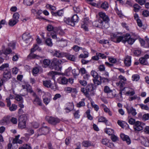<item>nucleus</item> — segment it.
Masks as SVG:
<instances>
[{
  "instance_id": "f257e3e1",
  "label": "nucleus",
  "mask_w": 149,
  "mask_h": 149,
  "mask_svg": "<svg viewBox=\"0 0 149 149\" xmlns=\"http://www.w3.org/2000/svg\"><path fill=\"white\" fill-rule=\"evenodd\" d=\"M111 36V40L116 43L122 42L125 43L127 42L129 44L131 45L135 41L134 39L131 38L130 35L129 34L120 36L118 33H112Z\"/></svg>"
},
{
  "instance_id": "f03ea898",
  "label": "nucleus",
  "mask_w": 149,
  "mask_h": 149,
  "mask_svg": "<svg viewBox=\"0 0 149 149\" xmlns=\"http://www.w3.org/2000/svg\"><path fill=\"white\" fill-rule=\"evenodd\" d=\"M96 87L93 84H89L87 85L86 87H82L81 89V92L86 97H88L89 96V92L90 93V95H94V91L96 89Z\"/></svg>"
},
{
  "instance_id": "7ed1b4c3",
  "label": "nucleus",
  "mask_w": 149,
  "mask_h": 149,
  "mask_svg": "<svg viewBox=\"0 0 149 149\" xmlns=\"http://www.w3.org/2000/svg\"><path fill=\"white\" fill-rule=\"evenodd\" d=\"M27 119V116L26 115L23 114L20 115L19 118V127L22 128L25 127L26 122Z\"/></svg>"
},
{
  "instance_id": "20e7f679",
  "label": "nucleus",
  "mask_w": 149,
  "mask_h": 149,
  "mask_svg": "<svg viewBox=\"0 0 149 149\" xmlns=\"http://www.w3.org/2000/svg\"><path fill=\"white\" fill-rule=\"evenodd\" d=\"M45 118L49 124L53 125H56L60 121L58 118L52 116H47Z\"/></svg>"
},
{
  "instance_id": "39448f33",
  "label": "nucleus",
  "mask_w": 149,
  "mask_h": 149,
  "mask_svg": "<svg viewBox=\"0 0 149 149\" xmlns=\"http://www.w3.org/2000/svg\"><path fill=\"white\" fill-rule=\"evenodd\" d=\"M144 123L139 121H136L134 125V128L135 131H140L142 130L145 125Z\"/></svg>"
},
{
  "instance_id": "423d86ee",
  "label": "nucleus",
  "mask_w": 149,
  "mask_h": 149,
  "mask_svg": "<svg viewBox=\"0 0 149 149\" xmlns=\"http://www.w3.org/2000/svg\"><path fill=\"white\" fill-rule=\"evenodd\" d=\"M22 38L26 43H29L33 40V38L31 36L29 33H27L23 34Z\"/></svg>"
},
{
  "instance_id": "0eeeda50",
  "label": "nucleus",
  "mask_w": 149,
  "mask_h": 149,
  "mask_svg": "<svg viewBox=\"0 0 149 149\" xmlns=\"http://www.w3.org/2000/svg\"><path fill=\"white\" fill-rule=\"evenodd\" d=\"M50 130L49 128L47 127H43L39 130L38 135L39 136L47 134L49 133Z\"/></svg>"
},
{
  "instance_id": "6e6552de",
  "label": "nucleus",
  "mask_w": 149,
  "mask_h": 149,
  "mask_svg": "<svg viewBox=\"0 0 149 149\" xmlns=\"http://www.w3.org/2000/svg\"><path fill=\"white\" fill-rule=\"evenodd\" d=\"M52 55L58 58H61L64 57L65 53L62 52L59 50H54L52 52H51Z\"/></svg>"
},
{
  "instance_id": "1a4fd4ad",
  "label": "nucleus",
  "mask_w": 149,
  "mask_h": 149,
  "mask_svg": "<svg viewBox=\"0 0 149 149\" xmlns=\"http://www.w3.org/2000/svg\"><path fill=\"white\" fill-rule=\"evenodd\" d=\"M38 45L37 44H35L34 45L33 48L31 49V53L29 55V57H31V58H37L38 59V58H40V56H38L35 54H32V53L33 52L36 50L38 49Z\"/></svg>"
},
{
  "instance_id": "9d476101",
  "label": "nucleus",
  "mask_w": 149,
  "mask_h": 149,
  "mask_svg": "<svg viewBox=\"0 0 149 149\" xmlns=\"http://www.w3.org/2000/svg\"><path fill=\"white\" fill-rule=\"evenodd\" d=\"M32 95L34 97L33 103L35 105H38L41 106L42 105V102L41 99L36 95V94L33 93Z\"/></svg>"
},
{
  "instance_id": "9b49d317",
  "label": "nucleus",
  "mask_w": 149,
  "mask_h": 149,
  "mask_svg": "<svg viewBox=\"0 0 149 149\" xmlns=\"http://www.w3.org/2000/svg\"><path fill=\"white\" fill-rule=\"evenodd\" d=\"M99 16V18L100 19L103 21L109 22L110 21V19L109 17L104 13L102 12H100L98 13Z\"/></svg>"
},
{
  "instance_id": "f8f14e48",
  "label": "nucleus",
  "mask_w": 149,
  "mask_h": 149,
  "mask_svg": "<svg viewBox=\"0 0 149 149\" xmlns=\"http://www.w3.org/2000/svg\"><path fill=\"white\" fill-rule=\"evenodd\" d=\"M149 58V55L146 54L143 57L139 59V61L140 63L142 64L145 65H147L148 64L147 59Z\"/></svg>"
},
{
  "instance_id": "ddd939ff",
  "label": "nucleus",
  "mask_w": 149,
  "mask_h": 149,
  "mask_svg": "<svg viewBox=\"0 0 149 149\" xmlns=\"http://www.w3.org/2000/svg\"><path fill=\"white\" fill-rule=\"evenodd\" d=\"M47 29L49 31H51V32L50 35L52 38L56 39L57 38L56 35V32L54 31H53L54 29V27L51 25H49L47 26Z\"/></svg>"
},
{
  "instance_id": "4468645a",
  "label": "nucleus",
  "mask_w": 149,
  "mask_h": 149,
  "mask_svg": "<svg viewBox=\"0 0 149 149\" xmlns=\"http://www.w3.org/2000/svg\"><path fill=\"white\" fill-rule=\"evenodd\" d=\"M11 77L10 70L9 69H6L3 74V79L4 81L10 79Z\"/></svg>"
},
{
  "instance_id": "2eb2a0df",
  "label": "nucleus",
  "mask_w": 149,
  "mask_h": 149,
  "mask_svg": "<svg viewBox=\"0 0 149 149\" xmlns=\"http://www.w3.org/2000/svg\"><path fill=\"white\" fill-rule=\"evenodd\" d=\"M43 84L47 88H50L53 90H55L56 88V85H54V86H52V84L50 80L43 81Z\"/></svg>"
},
{
  "instance_id": "dca6fc26",
  "label": "nucleus",
  "mask_w": 149,
  "mask_h": 149,
  "mask_svg": "<svg viewBox=\"0 0 149 149\" xmlns=\"http://www.w3.org/2000/svg\"><path fill=\"white\" fill-rule=\"evenodd\" d=\"M126 109L128 114H131L133 116H135L137 114L136 110L132 107L127 106Z\"/></svg>"
},
{
  "instance_id": "f3484780",
  "label": "nucleus",
  "mask_w": 149,
  "mask_h": 149,
  "mask_svg": "<svg viewBox=\"0 0 149 149\" xmlns=\"http://www.w3.org/2000/svg\"><path fill=\"white\" fill-rule=\"evenodd\" d=\"M100 28L102 29H106L109 27V22H106L105 21H103L102 20H100Z\"/></svg>"
},
{
  "instance_id": "a211bd4d",
  "label": "nucleus",
  "mask_w": 149,
  "mask_h": 149,
  "mask_svg": "<svg viewBox=\"0 0 149 149\" xmlns=\"http://www.w3.org/2000/svg\"><path fill=\"white\" fill-rule=\"evenodd\" d=\"M121 139L123 141H126L127 144L129 145L131 143V141L129 136L124 134H121L120 135Z\"/></svg>"
},
{
  "instance_id": "6ab92c4d",
  "label": "nucleus",
  "mask_w": 149,
  "mask_h": 149,
  "mask_svg": "<svg viewBox=\"0 0 149 149\" xmlns=\"http://www.w3.org/2000/svg\"><path fill=\"white\" fill-rule=\"evenodd\" d=\"M131 57L130 56H127L126 57L124 60V63L126 66L127 67H129L131 65Z\"/></svg>"
},
{
  "instance_id": "aec40b11",
  "label": "nucleus",
  "mask_w": 149,
  "mask_h": 149,
  "mask_svg": "<svg viewBox=\"0 0 149 149\" xmlns=\"http://www.w3.org/2000/svg\"><path fill=\"white\" fill-rule=\"evenodd\" d=\"M64 57H65L68 59L72 61H74L75 60V56L74 55H71L70 54L65 53Z\"/></svg>"
},
{
  "instance_id": "412c9836",
  "label": "nucleus",
  "mask_w": 149,
  "mask_h": 149,
  "mask_svg": "<svg viewBox=\"0 0 149 149\" xmlns=\"http://www.w3.org/2000/svg\"><path fill=\"white\" fill-rule=\"evenodd\" d=\"M125 84V82L122 81H119L116 83V85L122 90H124L125 88L124 87Z\"/></svg>"
},
{
  "instance_id": "4be33fe9",
  "label": "nucleus",
  "mask_w": 149,
  "mask_h": 149,
  "mask_svg": "<svg viewBox=\"0 0 149 149\" xmlns=\"http://www.w3.org/2000/svg\"><path fill=\"white\" fill-rule=\"evenodd\" d=\"M61 60L59 59H54L53 61V63L55 65L54 67L52 69L54 68L56 70H58L57 66H58L61 63Z\"/></svg>"
},
{
  "instance_id": "5701e85b",
  "label": "nucleus",
  "mask_w": 149,
  "mask_h": 149,
  "mask_svg": "<svg viewBox=\"0 0 149 149\" xmlns=\"http://www.w3.org/2000/svg\"><path fill=\"white\" fill-rule=\"evenodd\" d=\"M64 22L67 24L70 25L72 26H74V24L73 22L72 19L70 18H65L64 19Z\"/></svg>"
},
{
  "instance_id": "b1692460",
  "label": "nucleus",
  "mask_w": 149,
  "mask_h": 149,
  "mask_svg": "<svg viewBox=\"0 0 149 149\" xmlns=\"http://www.w3.org/2000/svg\"><path fill=\"white\" fill-rule=\"evenodd\" d=\"M19 137V135H18L15 136V138L13 139V144H15L17 146V143L21 144L22 143V141L18 139Z\"/></svg>"
},
{
  "instance_id": "393cba45",
  "label": "nucleus",
  "mask_w": 149,
  "mask_h": 149,
  "mask_svg": "<svg viewBox=\"0 0 149 149\" xmlns=\"http://www.w3.org/2000/svg\"><path fill=\"white\" fill-rule=\"evenodd\" d=\"M58 80L59 83L63 84H65L68 82V79L65 77H60Z\"/></svg>"
},
{
  "instance_id": "a878e982",
  "label": "nucleus",
  "mask_w": 149,
  "mask_h": 149,
  "mask_svg": "<svg viewBox=\"0 0 149 149\" xmlns=\"http://www.w3.org/2000/svg\"><path fill=\"white\" fill-rule=\"evenodd\" d=\"M141 143L146 147L149 146V141L147 139L143 138L141 141Z\"/></svg>"
},
{
  "instance_id": "bb28decb",
  "label": "nucleus",
  "mask_w": 149,
  "mask_h": 149,
  "mask_svg": "<svg viewBox=\"0 0 149 149\" xmlns=\"http://www.w3.org/2000/svg\"><path fill=\"white\" fill-rule=\"evenodd\" d=\"M9 122L8 119L7 117H4L0 121V124L1 125H7Z\"/></svg>"
},
{
  "instance_id": "cd10ccee",
  "label": "nucleus",
  "mask_w": 149,
  "mask_h": 149,
  "mask_svg": "<svg viewBox=\"0 0 149 149\" xmlns=\"http://www.w3.org/2000/svg\"><path fill=\"white\" fill-rule=\"evenodd\" d=\"M83 146L84 147H88L92 145L91 142L88 141H84L82 143Z\"/></svg>"
},
{
  "instance_id": "c85d7f7f",
  "label": "nucleus",
  "mask_w": 149,
  "mask_h": 149,
  "mask_svg": "<svg viewBox=\"0 0 149 149\" xmlns=\"http://www.w3.org/2000/svg\"><path fill=\"white\" fill-rule=\"evenodd\" d=\"M73 22L75 25L76 23H77L79 21V17L77 15H74L71 18Z\"/></svg>"
},
{
  "instance_id": "c756f323",
  "label": "nucleus",
  "mask_w": 149,
  "mask_h": 149,
  "mask_svg": "<svg viewBox=\"0 0 149 149\" xmlns=\"http://www.w3.org/2000/svg\"><path fill=\"white\" fill-rule=\"evenodd\" d=\"M67 104H69L70 107H67L65 109V110H66V113H68L71 111V109H72L73 105L72 103H67Z\"/></svg>"
},
{
  "instance_id": "7c9ffc66",
  "label": "nucleus",
  "mask_w": 149,
  "mask_h": 149,
  "mask_svg": "<svg viewBox=\"0 0 149 149\" xmlns=\"http://www.w3.org/2000/svg\"><path fill=\"white\" fill-rule=\"evenodd\" d=\"M18 22L15 20L12 19H10L8 22L9 25L11 26H13L16 24Z\"/></svg>"
},
{
  "instance_id": "2f4dec72",
  "label": "nucleus",
  "mask_w": 149,
  "mask_h": 149,
  "mask_svg": "<svg viewBox=\"0 0 149 149\" xmlns=\"http://www.w3.org/2000/svg\"><path fill=\"white\" fill-rule=\"evenodd\" d=\"M84 100H85L84 99H82L81 101L79 102L77 104V107L79 108H80L84 106H85Z\"/></svg>"
},
{
  "instance_id": "473e14b6",
  "label": "nucleus",
  "mask_w": 149,
  "mask_h": 149,
  "mask_svg": "<svg viewBox=\"0 0 149 149\" xmlns=\"http://www.w3.org/2000/svg\"><path fill=\"white\" fill-rule=\"evenodd\" d=\"M50 60L45 59L43 61V66L45 68L48 66L50 63Z\"/></svg>"
},
{
  "instance_id": "72a5a7b5",
  "label": "nucleus",
  "mask_w": 149,
  "mask_h": 149,
  "mask_svg": "<svg viewBox=\"0 0 149 149\" xmlns=\"http://www.w3.org/2000/svg\"><path fill=\"white\" fill-rule=\"evenodd\" d=\"M105 132L109 135H112L114 133V130L111 129L106 128L104 130Z\"/></svg>"
},
{
  "instance_id": "f704fd0d",
  "label": "nucleus",
  "mask_w": 149,
  "mask_h": 149,
  "mask_svg": "<svg viewBox=\"0 0 149 149\" xmlns=\"http://www.w3.org/2000/svg\"><path fill=\"white\" fill-rule=\"evenodd\" d=\"M100 19L99 18L97 20H96L93 23V26L100 28L99 26L100 25Z\"/></svg>"
},
{
  "instance_id": "c9c22d12",
  "label": "nucleus",
  "mask_w": 149,
  "mask_h": 149,
  "mask_svg": "<svg viewBox=\"0 0 149 149\" xmlns=\"http://www.w3.org/2000/svg\"><path fill=\"white\" fill-rule=\"evenodd\" d=\"M9 109L11 111H15L17 108V106L15 104H13L9 107Z\"/></svg>"
},
{
  "instance_id": "e433bc0d",
  "label": "nucleus",
  "mask_w": 149,
  "mask_h": 149,
  "mask_svg": "<svg viewBox=\"0 0 149 149\" xmlns=\"http://www.w3.org/2000/svg\"><path fill=\"white\" fill-rule=\"evenodd\" d=\"M91 75L95 79H98L99 78V75L95 71L92 70L91 72Z\"/></svg>"
},
{
  "instance_id": "4c0bfd02",
  "label": "nucleus",
  "mask_w": 149,
  "mask_h": 149,
  "mask_svg": "<svg viewBox=\"0 0 149 149\" xmlns=\"http://www.w3.org/2000/svg\"><path fill=\"white\" fill-rule=\"evenodd\" d=\"M67 41L66 40H63L61 39L60 42V44L62 47L65 46L67 45Z\"/></svg>"
},
{
  "instance_id": "58836bf2",
  "label": "nucleus",
  "mask_w": 149,
  "mask_h": 149,
  "mask_svg": "<svg viewBox=\"0 0 149 149\" xmlns=\"http://www.w3.org/2000/svg\"><path fill=\"white\" fill-rule=\"evenodd\" d=\"M19 15L17 13H15L13 15V19L17 21L18 22V19L19 18Z\"/></svg>"
},
{
  "instance_id": "ea45409f",
  "label": "nucleus",
  "mask_w": 149,
  "mask_h": 149,
  "mask_svg": "<svg viewBox=\"0 0 149 149\" xmlns=\"http://www.w3.org/2000/svg\"><path fill=\"white\" fill-rule=\"evenodd\" d=\"M45 43L46 45L48 46H52L53 45L52 39L49 38H47L46 40Z\"/></svg>"
},
{
  "instance_id": "a19ab883",
  "label": "nucleus",
  "mask_w": 149,
  "mask_h": 149,
  "mask_svg": "<svg viewBox=\"0 0 149 149\" xmlns=\"http://www.w3.org/2000/svg\"><path fill=\"white\" fill-rule=\"evenodd\" d=\"M84 54H81L79 56V58H86L88 57V53L86 51L84 52Z\"/></svg>"
},
{
  "instance_id": "79ce46f5",
  "label": "nucleus",
  "mask_w": 149,
  "mask_h": 149,
  "mask_svg": "<svg viewBox=\"0 0 149 149\" xmlns=\"http://www.w3.org/2000/svg\"><path fill=\"white\" fill-rule=\"evenodd\" d=\"M99 122H103L105 123L106 125H107V120L105 118L103 117H100L98 119Z\"/></svg>"
},
{
  "instance_id": "37998d69",
  "label": "nucleus",
  "mask_w": 149,
  "mask_h": 149,
  "mask_svg": "<svg viewBox=\"0 0 149 149\" xmlns=\"http://www.w3.org/2000/svg\"><path fill=\"white\" fill-rule=\"evenodd\" d=\"M117 123L118 125L120 126L122 128L124 127V126H125V125H127V123H125L124 121H121L120 120H118Z\"/></svg>"
},
{
  "instance_id": "c03bdc74",
  "label": "nucleus",
  "mask_w": 149,
  "mask_h": 149,
  "mask_svg": "<svg viewBox=\"0 0 149 149\" xmlns=\"http://www.w3.org/2000/svg\"><path fill=\"white\" fill-rule=\"evenodd\" d=\"M139 75L137 74L133 75L132 76V80L133 81H138L139 79Z\"/></svg>"
},
{
  "instance_id": "a18cd8bd",
  "label": "nucleus",
  "mask_w": 149,
  "mask_h": 149,
  "mask_svg": "<svg viewBox=\"0 0 149 149\" xmlns=\"http://www.w3.org/2000/svg\"><path fill=\"white\" fill-rule=\"evenodd\" d=\"M33 0H24L23 3L27 6H30L32 4Z\"/></svg>"
},
{
  "instance_id": "49530a36",
  "label": "nucleus",
  "mask_w": 149,
  "mask_h": 149,
  "mask_svg": "<svg viewBox=\"0 0 149 149\" xmlns=\"http://www.w3.org/2000/svg\"><path fill=\"white\" fill-rule=\"evenodd\" d=\"M134 10L136 12H138L141 8V7L137 4H135L134 5Z\"/></svg>"
},
{
  "instance_id": "de8ad7c7",
  "label": "nucleus",
  "mask_w": 149,
  "mask_h": 149,
  "mask_svg": "<svg viewBox=\"0 0 149 149\" xmlns=\"http://www.w3.org/2000/svg\"><path fill=\"white\" fill-rule=\"evenodd\" d=\"M104 91L105 93L108 94L110 93V92H112V90H111L108 86H105L104 87Z\"/></svg>"
},
{
  "instance_id": "09e8293b",
  "label": "nucleus",
  "mask_w": 149,
  "mask_h": 149,
  "mask_svg": "<svg viewBox=\"0 0 149 149\" xmlns=\"http://www.w3.org/2000/svg\"><path fill=\"white\" fill-rule=\"evenodd\" d=\"M51 99V98L50 97L49 98L46 97L44 98L43 99V102L46 105H47L50 102Z\"/></svg>"
},
{
  "instance_id": "8fccbe9b",
  "label": "nucleus",
  "mask_w": 149,
  "mask_h": 149,
  "mask_svg": "<svg viewBox=\"0 0 149 149\" xmlns=\"http://www.w3.org/2000/svg\"><path fill=\"white\" fill-rule=\"evenodd\" d=\"M79 83L83 86L85 87L87 85V82L84 80H81L79 81Z\"/></svg>"
},
{
  "instance_id": "3c124183",
  "label": "nucleus",
  "mask_w": 149,
  "mask_h": 149,
  "mask_svg": "<svg viewBox=\"0 0 149 149\" xmlns=\"http://www.w3.org/2000/svg\"><path fill=\"white\" fill-rule=\"evenodd\" d=\"M79 113V111L78 110L75 111L73 113V115L75 118H79L80 115Z\"/></svg>"
},
{
  "instance_id": "603ef678",
  "label": "nucleus",
  "mask_w": 149,
  "mask_h": 149,
  "mask_svg": "<svg viewBox=\"0 0 149 149\" xmlns=\"http://www.w3.org/2000/svg\"><path fill=\"white\" fill-rule=\"evenodd\" d=\"M109 140L106 139H103L102 140V143L108 146H109Z\"/></svg>"
},
{
  "instance_id": "864d4df0",
  "label": "nucleus",
  "mask_w": 149,
  "mask_h": 149,
  "mask_svg": "<svg viewBox=\"0 0 149 149\" xmlns=\"http://www.w3.org/2000/svg\"><path fill=\"white\" fill-rule=\"evenodd\" d=\"M39 69L37 67L34 68L32 70V72L33 75H35V74H37L39 72Z\"/></svg>"
},
{
  "instance_id": "5fc2aeb1",
  "label": "nucleus",
  "mask_w": 149,
  "mask_h": 149,
  "mask_svg": "<svg viewBox=\"0 0 149 149\" xmlns=\"http://www.w3.org/2000/svg\"><path fill=\"white\" fill-rule=\"evenodd\" d=\"M46 7L47 8H49L50 10H55L56 8L54 6H52L49 4H47L46 6Z\"/></svg>"
},
{
  "instance_id": "6e6d98bb",
  "label": "nucleus",
  "mask_w": 149,
  "mask_h": 149,
  "mask_svg": "<svg viewBox=\"0 0 149 149\" xmlns=\"http://www.w3.org/2000/svg\"><path fill=\"white\" fill-rule=\"evenodd\" d=\"M19 149H31V148L30 145L26 144L23 146L20 147Z\"/></svg>"
},
{
  "instance_id": "4d7b16f0",
  "label": "nucleus",
  "mask_w": 149,
  "mask_h": 149,
  "mask_svg": "<svg viewBox=\"0 0 149 149\" xmlns=\"http://www.w3.org/2000/svg\"><path fill=\"white\" fill-rule=\"evenodd\" d=\"M15 98L17 101H23V98L22 96L19 95H17L15 97Z\"/></svg>"
},
{
  "instance_id": "13d9d810",
  "label": "nucleus",
  "mask_w": 149,
  "mask_h": 149,
  "mask_svg": "<svg viewBox=\"0 0 149 149\" xmlns=\"http://www.w3.org/2000/svg\"><path fill=\"white\" fill-rule=\"evenodd\" d=\"M101 7L104 9L107 8L108 7V5L107 3L106 2L103 3L101 5Z\"/></svg>"
},
{
  "instance_id": "bf43d9fd",
  "label": "nucleus",
  "mask_w": 149,
  "mask_h": 149,
  "mask_svg": "<svg viewBox=\"0 0 149 149\" xmlns=\"http://www.w3.org/2000/svg\"><path fill=\"white\" fill-rule=\"evenodd\" d=\"M12 52V50L10 48H8L6 49L5 52L3 53V54L5 55H7L10 54Z\"/></svg>"
},
{
  "instance_id": "052dcab7",
  "label": "nucleus",
  "mask_w": 149,
  "mask_h": 149,
  "mask_svg": "<svg viewBox=\"0 0 149 149\" xmlns=\"http://www.w3.org/2000/svg\"><path fill=\"white\" fill-rule=\"evenodd\" d=\"M15 43L13 42H12L8 44V47H11L12 49H14L15 47Z\"/></svg>"
},
{
  "instance_id": "680f3d73",
  "label": "nucleus",
  "mask_w": 149,
  "mask_h": 149,
  "mask_svg": "<svg viewBox=\"0 0 149 149\" xmlns=\"http://www.w3.org/2000/svg\"><path fill=\"white\" fill-rule=\"evenodd\" d=\"M9 66L8 64V63H4L0 67V70H2L5 68L8 67Z\"/></svg>"
},
{
  "instance_id": "e2e57ef3",
  "label": "nucleus",
  "mask_w": 149,
  "mask_h": 149,
  "mask_svg": "<svg viewBox=\"0 0 149 149\" xmlns=\"http://www.w3.org/2000/svg\"><path fill=\"white\" fill-rule=\"evenodd\" d=\"M97 79H94L93 80V81L94 82V84L95 85L97 86L101 84V81H99V80H97Z\"/></svg>"
},
{
  "instance_id": "0e129e2a",
  "label": "nucleus",
  "mask_w": 149,
  "mask_h": 149,
  "mask_svg": "<svg viewBox=\"0 0 149 149\" xmlns=\"http://www.w3.org/2000/svg\"><path fill=\"white\" fill-rule=\"evenodd\" d=\"M139 105L141 108L143 109L148 110L149 109L148 107L146 105H145L143 104H140Z\"/></svg>"
},
{
  "instance_id": "69168bd1",
  "label": "nucleus",
  "mask_w": 149,
  "mask_h": 149,
  "mask_svg": "<svg viewBox=\"0 0 149 149\" xmlns=\"http://www.w3.org/2000/svg\"><path fill=\"white\" fill-rule=\"evenodd\" d=\"M144 120H146L149 119V114L146 113L144 114L142 117Z\"/></svg>"
},
{
  "instance_id": "338daca9",
  "label": "nucleus",
  "mask_w": 149,
  "mask_h": 149,
  "mask_svg": "<svg viewBox=\"0 0 149 149\" xmlns=\"http://www.w3.org/2000/svg\"><path fill=\"white\" fill-rule=\"evenodd\" d=\"M10 121L13 124H16L17 123V120L15 118L13 117L11 119Z\"/></svg>"
},
{
  "instance_id": "774afa93",
  "label": "nucleus",
  "mask_w": 149,
  "mask_h": 149,
  "mask_svg": "<svg viewBox=\"0 0 149 149\" xmlns=\"http://www.w3.org/2000/svg\"><path fill=\"white\" fill-rule=\"evenodd\" d=\"M135 120L132 118H130L128 120L129 123L131 125H134L135 124Z\"/></svg>"
}]
</instances>
